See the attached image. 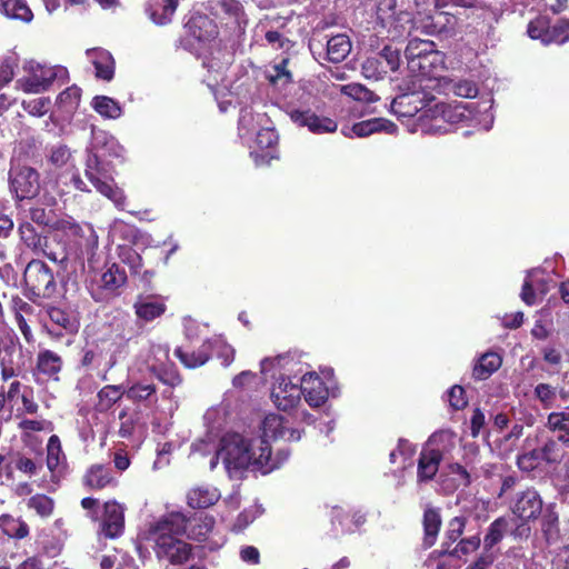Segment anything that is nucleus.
<instances>
[{"label": "nucleus", "mask_w": 569, "mask_h": 569, "mask_svg": "<svg viewBox=\"0 0 569 569\" xmlns=\"http://www.w3.org/2000/svg\"><path fill=\"white\" fill-rule=\"evenodd\" d=\"M288 458L287 449H279L272 457L271 447L264 439H249L239 433H227L221 438L220 447L210 460V469H214L221 460L229 478L241 479L249 470L268 475L280 468Z\"/></svg>", "instance_id": "nucleus-1"}, {"label": "nucleus", "mask_w": 569, "mask_h": 569, "mask_svg": "<svg viewBox=\"0 0 569 569\" xmlns=\"http://www.w3.org/2000/svg\"><path fill=\"white\" fill-rule=\"evenodd\" d=\"M122 153L123 148L114 137L102 130L92 132L91 149L86 163V177L98 192L112 201L120 210L126 208V196L114 184L112 168L104 158H119Z\"/></svg>", "instance_id": "nucleus-2"}, {"label": "nucleus", "mask_w": 569, "mask_h": 569, "mask_svg": "<svg viewBox=\"0 0 569 569\" xmlns=\"http://www.w3.org/2000/svg\"><path fill=\"white\" fill-rule=\"evenodd\" d=\"M297 362L289 355L264 358L260 363L261 375L266 380L271 379L270 398L281 411L295 409L301 401L300 382L295 367Z\"/></svg>", "instance_id": "nucleus-3"}, {"label": "nucleus", "mask_w": 569, "mask_h": 569, "mask_svg": "<svg viewBox=\"0 0 569 569\" xmlns=\"http://www.w3.org/2000/svg\"><path fill=\"white\" fill-rule=\"evenodd\" d=\"M188 522L189 518L184 513L172 511L150 527L158 559H167L172 565H182L189 560L191 546L180 539L187 533Z\"/></svg>", "instance_id": "nucleus-4"}, {"label": "nucleus", "mask_w": 569, "mask_h": 569, "mask_svg": "<svg viewBox=\"0 0 569 569\" xmlns=\"http://www.w3.org/2000/svg\"><path fill=\"white\" fill-rule=\"evenodd\" d=\"M491 103V99L482 100L481 102H460L456 104L437 102L425 111V116L435 121L432 126L437 130L443 132H447L449 128L443 127L440 122L449 126L466 123L479 131H488L493 123V114L490 111Z\"/></svg>", "instance_id": "nucleus-5"}, {"label": "nucleus", "mask_w": 569, "mask_h": 569, "mask_svg": "<svg viewBox=\"0 0 569 569\" xmlns=\"http://www.w3.org/2000/svg\"><path fill=\"white\" fill-rule=\"evenodd\" d=\"M456 445V436L449 430L435 432L423 447L419 461L417 480L419 483L433 479L445 455Z\"/></svg>", "instance_id": "nucleus-6"}, {"label": "nucleus", "mask_w": 569, "mask_h": 569, "mask_svg": "<svg viewBox=\"0 0 569 569\" xmlns=\"http://www.w3.org/2000/svg\"><path fill=\"white\" fill-rule=\"evenodd\" d=\"M443 54L436 50L431 53L421 56L419 59H412L408 63V70L411 73L412 87L415 90H435L437 86L432 80H442L439 72L443 69Z\"/></svg>", "instance_id": "nucleus-7"}, {"label": "nucleus", "mask_w": 569, "mask_h": 569, "mask_svg": "<svg viewBox=\"0 0 569 569\" xmlns=\"http://www.w3.org/2000/svg\"><path fill=\"white\" fill-rule=\"evenodd\" d=\"M80 99L81 89L74 84L62 91L57 97L54 110L42 121L43 129L49 133L59 134L78 109Z\"/></svg>", "instance_id": "nucleus-8"}, {"label": "nucleus", "mask_w": 569, "mask_h": 569, "mask_svg": "<svg viewBox=\"0 0 569 569\" xmlns=\"http://www.w3.org/2000/svg\"><path fill=\"white\" fill-rule=\"evenodd\" d=\"M512 515L522 522L536 520L543 510L540 495L533 489L518 491L511 502Z\"/></svg>", "instance_id": "nucleus-9"}, {"label": "nucleus", "mask_w": 569, "mask_h": 569, "mask_svg": "<svg viewBox=\"0 0 569 569\" xmlns=\"http://www.w3.org/2000/svg\"><path fill=\"white\" fill-rule=\"evenodd\" d=\"M11 191L19 200H30L36 196L33 189V169L31 167H21V158L16 157L9 172Z\"/></svg>", "instance_id": "nucleus-10"}, {"label": "nucleus", "mask_w": 569, "mask_h": 569, "mask_svg": "<svg viewBox=\"0 0 569 569\" xmlns=\"http://www.w3.org/2000/svg\"><path fill=\"white\" fill-rule=\"evenodd\" d=\"M66 457L61 449L60 439L58 436H51L47 445V469L50 472V480L42 479V486L48 490H54L58 485L63 470Z\"/></svg>", "instance_id": "nucleus-11"}, {"label": "nucleus", "mask_w": 569, "mask_h": 569, "mask_svg": "<svg viewBox=\"0 0 569 569\" xmlns=\"http://www.w3.org/2000/svg\"><path fill=\"white\" fill-rule=\"evenodd\" d=\"M301 396L311 408H319L327 401L330 387L316 372H306L300 379Z\"/></svg>", "instance_id": "nucleus-12"}, {"label": "nucleus", "mask_w": 569, "mask_h": 569, "mask_svg": "<svg viewBox=\"0 0 569 569\" xmlns=\"http://www.w3.org/2000/svg\"><path fill=\"white\" fill-rule=\"evenodd\" d=\"M290 119L298 127H307L310 132L316 134L331 133L338 128L335 120L327 117H319L310 110L295 109L290 112Z\"/></svg>", "instance_id": "nucleus-13"}, {"label": "nucleus", "mask_w": 569, "mask_h": 569, "mask_svg": "<svg viewBox=\"0 0 569 569\" xmlns=\"http://www.w3.org/2000/svg\"><path fill=\"white\" fill-rule=\"evenodd\" d=\"M398 127L392 121L385 118H372L355 123L352 127L342 128V134L347 138H366L377 132L396 134Z\"/></svg>", "instance_id": "nucleus-14"}, {"label": "nucleus", "mask_w": 569, "mask_h": 569, "mask_svg": "<svg viewBox=\"0 0 569 569\" xmlns=\"http://www.w3.org/2000/svg\"><path fill=\"white\" fill-rule=\"evenodd\" d=\"M254 144L258 149L250 152L257 166L268 164L274 158L273 147L278 141V134L274 129L269 127H261L254 134Z\"/></svg>", "instance_id": "nucleus-15"}, {"label": "nucleus", "mask_w": 569, "mask_h": 569, "mask_svg": "<svg viewBox=\"0 0 569 569\" xmlns=\"http://www.w3.org/2000/svg\"><path fill=\"white\" fill-rule=\"evenodd\" d=\"M284 438L289 441H298L301 438V433L296 429H286L283 427V418L276 413L266 416L262 421V436L256 437L254 439H264L269 445V439Z\"/></svg>", "instance_id": "nucleus-16"}, {"label": "nucleus", "mask_w": 569, "mask_h": 569, "mask_svg": "<svg viewBox=\"0 0 569 569\" xmlns=\"http://www.w3.org/2000/svg\"><path fill=\"white\" fill-rule=\"evenodd\" d=\"M69 80L68 69L60 64L38 63V93L60 88Z\"/></svg>", "instance_id": "nucleus-17"}, {"label": "nucleus", "mask_w": 569, "mask_h": 569, "mask_svg": "<svg viewBox=\"0 0 569 569\" xmlns=\"http://www.w3.org/2000/svg\"><path fill=\"white\" fill-rule=\"evenodd\" d=\"M18 355L16 358H9L7 363L2 365V376L4 379L21 373H32L36 376L33 368V350L26 348L23 349L21 343H18Z\"/></svg>", "instance_id": "nucleus-18"}, {"label": "nucleus", "mask_w": 569, "mask_h": 569, "mask_svg": "<svg viewBox=\"0 0 569 569\" xmlns=\"http://www.w3.org/2000/svg\"><path fill=\"white\" fill-rule=\"evenodd\" d=\"M124 527L123 507L116 501L106 502L102 532L108 538L119 537Z\"/></svg>", "instance_id": "nucleus-19"}, {"label": "nucleus", "mask_w": 569, "mask_h": 569, "mask_svg": "<svg viewBox=\"0 0 569 569\" xmlns=\"http://www.w3.org/2000/svg\"><path fill=\"white\" fill-rule=\"evenodd\" d=\"M542 272L538 269L528 272L521 291V299L528 306L538 303L548 291L545 279L540 278Z\"/></svg>", "instance_id": "nucleus-20"}, {"label": "nucleus", "mask_w": 569, "mask_h": 569, "mask_svg": "<svg viewBox=\"0 0 569 569\" xmlns=\"http://www.w3.org/2000/svg\"><path fill=\"white\" fill-rule=\"evenodd\" d=\"M437 86L436 91L446 96L453 94L461 98H475L478 94V87L473 81L465 79L432 80Z\"/></svg>", "instance_id": "nucleus-21"}, {"label": "nucleus", "mask_w": 569, "mask_h": 569, "mask_svg": "<svg viewBox=\"0 0 569 569\" xmlns=\"http://www.w3.org/2000/svg\"><path fill=\"white\" fill-rule=\"evenodd\" d=\"M8 399L12 406L17 407V411L32 413L36 411L33 389L20 381H13L8 390Z\"/></svg>", "instance_id": "nucleus-22"}, {"label": "nucleus", "mask_w": 569, "mask_h": 569, "mask_svg": "<svg viewBox=\"0 0 569 569\" xmlns=\"http://www.w3.org/2000/svg\"><path fill=\"white\" fill-rule=\"evenodd\" d=\"M220 491L209 485L198 486L187 493V502L193 509H203L213 506L220 499Z\"/></svg>", "instance_id": "nucleus-23"}, {"label": "nucleus", "mask_w": 569, "mask_h": 569, "mask_svg": "<svg viewBox=\"0 0 569 569\" xmlns=\"http://www.w3.org/2000/svg\"><path fill=\"white\" fill-rule=\"evenodd\" d=\"M47 312L52 323V328H49L48 325H44V328L50 335L59 337L62 335V331L71 333L78 330V322L76 318L67 313L64 310L52 307L49 308Z\"/></svg>", "instance_id": "nucleus-24"}, {"label": "nucleus", "mask_w": 569, "mask_h": 569, "mask_svg": "<svg viewBox=\"0 0 569 569\" xmlns=\"http://www.w3.org/2000/svg\"><path fill=\"white\" fill-rule=\"evenodd\" d=\"M133 308L139 320L149 322L164 313L166 303L159 298L140 297Z\"/></svg>", "instance_id": "nucleus-25"}, {"label": "nucleus", "mask_w": 569, "mask_h": 569, "mask_svg": "<svg viewBox=\"0 0 569 569\" xmlns=\"http://www.w3.org/2000/svg\"><path fill=\"white\" fill-rule=\"evenodd\" d=\"M87 56L96 68V76L102 80L110 81L114 73V61L112 56L103 49H89Z\"/></svg>", "instance_id": "nucleus-26"}, {"label": "nucleus", "mask_w": 569, "mask_h": 569, "mask_svg": "<svg viewBox=\"0 0 569 569\" xmlns=\"http://www.w3.org/2000/svg\"><path fill=\"white\" fill-rule=\"evenodd\" d=\"M267 122L268 119L264 113H253L250 109H242L238 127L240 138L249 141Z\"/></svg>", "instance_id": "nucleus-27"}, {"label": "nucleus", "mask_w": 569, "mask_h": 569, "mask_svg": "<svg viewBox=\"0 0 569 569\" xmlns=\"http://www.w3.org/2000/svg\"><path fill=\"white\" fill-rule=\"evenodd\" d=\"M178 0H152L147 8L151 21L158 26L169 23L174 14Z\"/></svg>", "instance_id": "nucleus-28"}, {"label": "nucleus", "mask_w": 569, "mask_h": 569, "mask_svg": "<svg viewBox=\"0 0 569 569\" xmlns=\"http://www.w3.org/2000/svg\"><path fill=\"white\" fill-rule=\"evenodd\" d=\"M351 51V41L347 34L339 33L332 36L327 41V51L325 58L333 63L343 61Z\"/></svg>", "instance_id": "nucleus-29"}, {"label": "nucleus", "mask_w": 569, "mask_h": 569, "mask_svg": "<svg viewBox=\"0 0 569 569\" xmlns=\"http://www.w3.org/2000/svg\"><path fill=\"white\" fill-rule=\"evenodd\" d=\"M541 528L549 545L559 543L561 530L559 529V517L553 505H547L542 510Z\"/></svg>", "instance_id": "nucleus-30"}, {"label": "nucleus", "mask_w": 569, "mask_h": 569, "mask_svg": "<svg viewBox=\"0 0 569 569\" xmlns=\"http://www.w3.org/2000/svg\"><path fill=\"white\" fill-rule=\"evenodd\" d=\"M83 482L90 489H103L114 482L112 471L109 467L103 465L91 466L84 477Z\"/></svg>", "instance_id": "nucleus-31"}, {"label": "nucleus", "mask_w": 569, "mask_h": 569, "mask_svg": "<svg viewBox=\"0 0 569 569\" xmlns=\"http://www.w3.org/2000/svg\"><path fill=\"white\" fill-rule=\"evenodd\" d=\"M501 363L502 359L497 352H486L473 366L472 376L477 380H485L496 372Z\"/></svg>", "instance_id": "nucleus-32"}, {"label": "nucleus", "mask_w": 569, "mask_h": 569, "mask_svg": "<svg viewBox=\"0 0 569 569\" xmlns=\"http://www.w3.org/2000/svg\"><path fill=\"white\" fill-rule=\"evenodd\" d=\"M124 397L134 403H152L157 401V388L153 383L136 382L124 390Z\"/></svg>", "instance_id": "nucleus-33"}, {"label": "nucleus", "mask_w": 569, "mask_h": 569, "mask_svg": "<svg viewBox=\"0 0 569 569\" xmlns=\"http://www.w3.org/2000/svg\"><path fill=\"white\" fill-rule=\"evenodd\" d=\"M0 12L10 19L30 22L33 19V12L26 0H0Z\"/></svg>", "instance_id": "nucleus-34"}, {"label": "nucleus", "mask_w": 569, "mask_h": 569, "mask_svg": "<svg viewBox=\"0 0 569 569\" xmlns=\"http://www.w3.org/2000/svg\"><path fill=\"white\" fill-rule=\"evenodd\" d=\"M211 351V341L208 340L202 343L198 351H184L182 348H177L174 355L187 368H197L204 365Z\"/></svg>", "instance_id": "nucleus-35"}, {"label": "nucleus", "mask_w": 569, "mask_h": 569, "mask_svg": "<svg viewBox=\"0 0 569 569\" xmlns=\"http://www.w3.org/2000/svg\"><path fill=\"white\" fill-rule=\"evenodd\" d=\"M547 427L557 435L561 443L569 448V411L551 412L547 419Z\"/></svg>", "instance_id": "nucleus-36"}, {"label": "nucleus", "mask_w": 569, "mask_h": 569, "mask_svg": "<svg viewBox=\"0 0 569 569\" xmlns=\"http://www.w3.org/2000/svg\"><path fill=\"white\" fill-rule=\"evenodd\" d=\"M441 527V517L438 509L427 508L423 513V543L426 547L435 545Z\"/></svg>", "instance_id": "nucleus-37"}, {"label": "nucleus", "mask_w": 569, "mask_h": 569, "mask_svg": "<svg viewBox=\"0 0 569 569\" xmlns=\"http://www.w3.org/2000/svg\"><path fill=\"white\" fill-rule=\"evenodd\" d=\"M539 433H536L533 438L527 437L525 441V452L518 457V466L523 470L535 469L541 461L542 455H540V448H533V445L538 442Z\"/></svg>", "instance_id": "nucleus-38"}, {"label": "nucleus", "mask_w": 569, "mask_h": 569, "mask_svg": "<svg viewBox=\"0 0 569 569\" xmlns=\"http://www.w3.org/2000/svg\"><path fill=\"white\" fill-rule=\"evenodd\" d=\"M91 107L104 119H118L122 114V108L118 101L107 96H96Z\"/></svg>", "instance_id": "nucleus-39"}, {"label": "nucleus", "mask_w": 569, "mask_h": 569, "mask_svg": "<svg viewBox=\"0 0 569 569\" xmlns=\"http://www.w3.org/2000/svg\"><path fill=\"white\" fill-rule=\"evenodd\" d=\"M210 4L216 16L227 14L238 24L244 21L243 8L238 0H210Z\"/></svg>", "instance_id": "nucleus-40"}, {"label": "nucleus", "mask_w": 569, "mask_h": 569, "mask_svg": "<svg viewBox=\"0 0 569 569\" xmlns=\"http://www.w3.org/2000/svg\"><path fill=\"white\" fill-rule=\"evenodd\" d=\"M289 59L283 58L280 62L272 64L266 71V78L273 86H286L292 81V74L288 70Z\"/></svg>", "instance_id": "nucleus-41"}, {"label": "nucleus", "mask_w": 569, "mask_h": 569, "mask_svg": "<svg viewBox=\"0 0 569 569\" xmlns=\"http://www.w3.org/2000/svg\"><path fill=\"white\" fill-rule=\"evenodd\" d=\"M0 527L3 533L11 538L22 539L29 535L28 525L21 519L11 516H2L0 518Z\"/></svg>", "instance_id": "nucleus-42"}, {"label": "nucleus", "mask_w": 569, "mask_h": 569, "mask_svg": "<svg viewBox=\"0 0 569 569\" xmlns=\"http://www.w3.org/2000/svg\"><path fill=\"white\" fill-rule=\"evenodd\" d=\"M540 455L547 463H559L565 457L563 445L558 438H548L540 448Z\"/></svg>", "instance_id": "nucleus-43"}, {"label": "nucleus", "mask_w": 569, "mask_h": 569, "mask_svg": "<svg viewBox=\"0 0 569 569\" xmlns=\"http://www.w3.org/2000/svg\"><path fill=\"white\" fill-rule=\"evenodd\" d=\"M126 281V272L116 263H112L101 276V286L111 291L123 286Z\"/></svg>", "instance_id": "nucleus-44"}, {"label": "nucleus", "mask_w": 569, "mask_h": 569, "mask_svg": "<svg viewBox=\"0 0 569 569\" xmlns=\"http://www.w3.org/2000/svg\"><path fill=\"white\" fill-rule=\"evenodd\" d=\"M569 40V20H561L557 24L549 27L547 24L543 37V44H562Z\"/></svg>", "instance_id": "nucleus-45"}, {"label": "nucleus", "mask_w": 569, "mask_h": 569, "mask_svg": "<svg viewBox=\"0 0 569 569\" xmlns=\"http://www.w3.org/2000/svg\"><path fill=\"white\" fill-rule=\"evenodd\" d=\"M508 529V520L503 517L496 519L488 528V531L483 539V546L486 550L491 549L503 538Z\"/></svg>", "instance_id": "nucleus-46"}, {"label": "nucleus", "mask_w": 569, "mask_h": 569, "mask_svg": "<svg viewBox=\"0 0 569 569\" xmlns=\"http://www.w3.org/2000/svg\"><path fill=\"white\" fill-rule=\"evenodd\" d=\"M69 232L73 236L80 237L82 240L79 242L81 247L87 249H94L98 246V236L90 224L79 226L77 223H69Z\"/></svg>", "instance_id": "nucleus-47"}, {"label": "nucleus", "mask_w": 569, "mask_h": 569, "mask_svg": "<svg viewBox=\"0 0 569 569\" xmlns=\"http://www.w3.org/2000/svg\"><path fill=\"white\" fill-rule=\"evenodd\" d=\"M366 521L365 515L355 513L352 519H349V516L343 512L341 508H333L332 510V522H338L341 526L342 532L353 531L356 528L361 526Z\"/></svg>", "instance_id": "nucleus-48"}, {"label": "nucleus", "mask_w": 569, "mask_h": 569, "mask_svg": "<svg viewBox=\"0 0 569 569\" xmlns=\"http://www.w3.org/2000/svg\"><path fill=\"white\" fill-rule=\"evenodd\" d=\"M124 396L121 386L108 385L98 392V406L101 410H108Z\"/></svg>", "instance_id": "nucleus-49"}, {"label": "nucleus", "mask_w": 569, "mask_h": 569, "mask_svg": "<svg viewBox=\"0 0 569 569\" xmlns=\"http://www.w3.org/2000/svg\"><path fill=\"white\" fill-rule=\"evenodd\" d=\"M436 50V46L432 41L413 38L407 44L406 58L409 63L412 59H419L421 56L431 53Z\"/></svg>", "instance_id": "nucleus-50"}, {"label": "nucleus", "mask_w": 569, "mask_h": 569, "mask_svg": "<svg viewBox=\"0 0 569 569\" xmlns=\"http://www.w3.org/2000/svg\"><path fill=\"white\" fill-rule=\"evenodd\" d=\"M456 23L457 18L455 13L438 11L431 17V24L429 27L432 30L430 32H449L455 29Z\"/></svg>", "instance_id": "nucleus-51"}, {"label": "nucleus", "mask_w": 569, "mask_h": 569, "mask_svg": "<svg viewBox=\"0 0 569 569\" xmlns=\"http://www.w3.org/2000/svg\"><path fill=\"white\" fill-rule=\"evenodd\" d=\"M361 73L367 79H381L385 74H387L383 61L377 54L373 57L367 58L361 66Z\"/></svg>", "instance_id": "nucleus-52"}, {"label": "nucleus", "mask_w": 569, "mask_h": 569, "mask_svg": "<svg viewBox=\"0 0 569 569\" xmlns=\"http://www.w3.org/2000/svg\"><path fill=\"white\" fill-rule=\"evenodd\" d=\"M341 92L358 101L376 102L379 99L372 91L360 83L341 86Z\"/></svg>", "instance_id": "nucleus-53"}, {"label": "nucleus", "mask_w": 569, "mask_h": 569, "mask_svg": "<svg viewBox=\"0 0 569 569\" xmlns=\"http://www.w3.org/2000/svg\"><path fill=\"white\" fill-rule=\"evenodd\" d=\"M61 360L50 351H44L38 356V371L54 376L60 371Z\"/></svg>", "instance_id": "nucleus-54"}, {"label": "nucleus", "mask_w": 569, "mask_h": 569, "mask_svg": "<svg viewBox=\"0 0 569 569\" xmlns=\"http://www.w3.org/2000/svg\"><path fill=\"white\" fill-rule=\"evenodd\" d=\"M378 56L383 61L387 73L389 71H397L400 67V50L392 48L391 46H386Z\"/></svg>", "instance_id": "nucleus-55"}, {"label": "nucleus", "mask_w": 569, "mask_h": 569, "mask_svg": "<svg viewBox=\"0 0 569 569\" xmlns=\"http://www.w3.org/2000/svg\"><path fill=\"white\" fill-rule=\"evenodd\" d=\"M16 337L12 332H4L0 336V361L1 365L7 363L9 358H14Z\"/></svg>", "instance_id": "nucleus-56"}, {"label": "nucleus", "mask_w": 569, "mask_h": 569, "mask_svg": "<svg viewBox=\"0 0 569 569\" xmlns=\"http://www.w3.org/2000/svg\"><path fill=\"white\" fill-rule=\"evenodd\" d=\"M214 349L217 351V356L222 360V365L228 367L234 359V349L224 343L220 339H214L211 341V350Z\"/></svg>", "instance_id": "nucleus-57"}, {"label": "nucleus", "mask_w": 569, "mask_h": 569, "mask_svg": "<svg viewBox=\"0 0 569 569\" xmlns=\"http://www.w3.org/2000/svg\"><path fill=\"white\" fill-rule=\"evenodd\" d=\"M480 546V538L478 536H472L466 539H462L456 548L451 551L452 556L461 557L467 556L469 553L475 552Z\"/></svg>", "instance_id": "nucleus-58"}, {"label": "nucleus", "mask_w": 569, "mask_h": 569, "mask_svg": "<svg viewBox=\"0 0 569 569\" xmlns=\"http://www.w3.org/2000/svg\"><path fill=\"white\" fill-rule=\"evenodd\" d=\"M13 309L16 320L20 318V315L26 318V321L36 322V313L33 306L21 298L13 299Z\"/></svg>", "instance_id": "nucleus-59"}, {"label": "nucleus", "mask_w": 569, "mask_h": 569, "mask_svg": "<svg viewBox=\"0 0 569 569\" xmlns=\"http://www.w3.org/2000/svg\"><path fill=\"white\" fill-rule=\"evenodd\" d=\"M535 395L545 407H551L556 399V389L548 383H539L535 388Z\"/></svg>", "instance_id": "nucleus-60"}, {"label": "nucleus", "mask_w": 569, "mask_h": 569, "mask_svg": "<svg viewBox=\"0 0 569 569\" xmlns=\"http://www.w3.org/2000/svg\"><path fill=\"white\" fill-rule=\"evenodd\" d=\"M396 4L397 0H379L377 16L382 23H387L393 18Z\"/></svg>", "instance_id": "nucleus-61"}, {"label": "nucleus", "mask_w": 569, "mask_h": 569, "mask_svg": "<svg viewBox=\"0 0 569 569\" xmlns=\"http://www.w3.org/2000/svg\"><path fill=\"white\" fill-rule=\"evenodd\" d=\"M449 475L455 476L453 480L457 487L468 486L470 483V475L465 467L459 463H450L448 466Z\"/></svg>", "instance_id": "nucleus-62"}, {"label": "nucleus", "mask_w": 569, "mask_h": 569, "mask_svg": "<svg viewBox=\"0 0 569 569\" xmlns=\"http://www.w3.org/2000/svg\"><path fill=\"white\" fill-rule=\"evenodd\" d=\"M547 29V21L543 18H537L528 24L527 33L533 40H540L543 43V37Z\"/></svg>", "instance_id": "nucleus-63"}, {"label": "nucleus", "mask_w": 569, "mask_h": 569, "mask_svg": "<svg viewBox=\"0 0 569 569\" xmlns=\"http://www.w3.org/2000/svg\"><path fill=\"white\" fill-rule=\"evenodd\" d=\"M448 397L450 406L456 410H460L467 406L468 401L465 396V390L460 386H453L449 390Z\"/></svg>", "instance_id": "nucleus-64"}]
</instances>
